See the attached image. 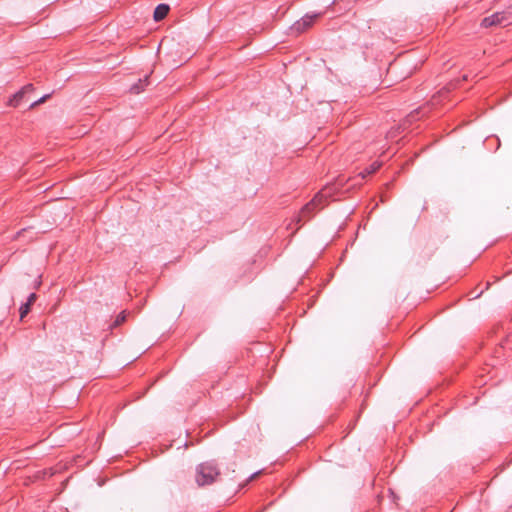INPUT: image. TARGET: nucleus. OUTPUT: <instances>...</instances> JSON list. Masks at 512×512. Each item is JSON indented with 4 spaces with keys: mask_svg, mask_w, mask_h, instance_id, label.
I'll use <instances>...</instances> for the list:
<instances>
[{
    "mask_svg": "<svg viewBox=\"0 0 512 512\" xmlns=\"http://www.w3.org/2000/svg\"><path fill=\"white\" fill-rule=\"evenodd\" d=\"M260 473H261V471H257V472H255V473H253V474L249 477L248 481H251V480L255 479L258 475H260Z\"/></svg>",
    "mask_w": 512,
    "mask_h": 512,
    "instance_id": "f3484780",
    "label": "nucleus"
},
{
    "mask_svg": "<svg viewBox=\"0 0 512 512\" xmlns=\"http://www.w3.org/2000/svg\"><path fill=\"white\" fill-rule=\"evenodd\" d=\"M380 167V164L378 162L372 163L369 167H367L364 171L359 173V176H361L362 179H364L367 175H370L374 172H376Z\"/></svg>",
    "mask_w": 512,
    "mask_h": 512,
    "instance_id": "9d476101",
    "label": "nucleus"
},
{
    "mask_svg": "<svg viewBox=\"0 0 512 512\" xmlns=\"http://www.w3.org/2000/svg\"><path fill=\"white\" fill-rule=\"evenodd\" d=\"M49 97H50V94H46V95L42 96L38 100L32 102L30 104L29 108L32 109V108L36 107L37 105L44 103Z\"/></svg>",
    "mask_w": 512,
    "mask_h": 512,
    "instance_id": "ddd939ff",
    "label": "nucleus"
},
{
    "mask_svg": "<svg viewBox=\"0 0 512 512\" xmlns=\"http://www.w3.org/2000/svg\"><path fill=\"white\" fill-rule=\"evenodd\" d=\"M327 200V195L323 191L318 192L313 199L305 204L293 221L300 224L302 221L310 220L316 211L323 209Z\"/></svg>",
    "mask_w": 512,
    "mask_h": 512,
    "instance_id": "f03ea898",
    "label": "nucleus"
},
{
    "mask_svg": "<svg viewBox=\"0 0 512 512\" xmlns=\"http://www.w3.org/2000/svg\"><path fill=\"white\" fill-rule=\"evenodd\" d=\"M49 97H50V94H46V95L42 96L38 100L32 102L30 104L29 108L32 109V108L36 107L37 105L44 103Z\"/></svg>",
    "mask_w": 512,
    "mask_h": 512,
    "instance_id": "4468645a",
    "label": "nucleus"
},
{
    "mask_svg": "<svg viewBox=\"0 0 512 512\" xmlns=\"http://www.w3.org/2000/svg\"><path fill=\"white\" fill-rule=\"evenodd\" d=\"M170 10L169 5L161 3L158 4L154 10L153 18L156 22L163 20Z\"/></svg>",
    "mask_w": 512,
    "mask_h": 512,
    "instance_id": "6e6552de",
    "label": "nucleus"
},
{
    "mask_svg": "<svg viewBox=\"0 0 512 512\" xmlns=\"http://www.w3.org/2000/svg\"><path fill=\"white\" fill-rule=\"evenodd\" d=\"M320 16L321 13L306 14L291 26L292 32L296 34L303 33L310 28Z\"/></svg>",
    "mask_w": 512,
    "mask_h": 512,
    "instance_id": "39448f33",
    "label": "nucleus"
},
{
    "mask_svg": "<svg viewBox=\"0 0 512 512\" xmlns=\"http://www.w3.org/2000/svg\"><path fill=\"white\" fill-rule=\"evenodd\" d=\"M427 113V110L425 107H421L419 109H416L412 111L409 115L406 116V118L403 120L402 124H400L397 128H393L388 132V137L390 139L395 138L399 133L400 130L407 129L412 123L420 119V115L424 116Z\"/></svg>",
    "mask_w": 512,
    "mask_h": 512,
    "instance_id": "20e7f679",
    "label": "nucleus"
},
{
    "mask_svg": "<svg viewBox=\"0 0 512 512\" xmlns=\"http://www.w3.org/2000/svg\"><path fill=\"white\" fill-rule=\"evenodd\" d=\"M37 299V295L35 293H31L29 296H28V299L26 301V304L28 305H32Z\"/></svg>",
    "mask_w": 512,
    "mask_h": 512,
    "instance_id": "2eb2a0df",
    "label": "nucleus"
},
{
    "mask_svg": "<svg viewBox=\"0 0 512 512\" xmlns=\"http://www.w3.org/2000/svg\"><path fill=\"white\" fill-rule=\"evenodd\" d=\"M149 77L145 76L144 79H139L138 83L131 86L130 91L135 94H139L144 90V87L148 85Z\"/></svg>",
    "mask_w": 512,
    "mask_h": 512,
    "instance_id": "1a4fd4ad",
    "label": "nucleus"
},
{
    "mask_svg": "<svg viewBox=\"0 0 512 512\" xmlns=\"http://www.w3.org/2000/svg\"><path fill=\"white\" fill-rule=\"evenodd\" d=\"M220 475V469L215 461L199 464L195 471V481L199 487L213 484Z\"/></svg>",
    "mask_w": 512,
    "mask_h": 512,
    "instance_id": "f257e3e1",
    "label": "nucleus"
},
{
    "mask_svg": "<svg viewBox=\"0 0 512 512\" xmlns=\"http://www.w3.org/2000/svg\"><path fill=\"white\" fill-rule=\"evenodd\" d=\"M34 90L33 84H27L25 85L20 91H18L12 99H10V105L17 107L20 103V101L23 99L24 95L27 93H30Z\"/></svg>",
    "mask_w": 512,
    "mask_h": 512,
    "instance_id": "0eeeda50",
    "label": "nucleus"
},
{
    "mask_svg": "<svg viewBox=\"0 0 512 512\" xmlns=\"http://www.w3.org/2000/svg\"><path fill=\"white\" fill-rule=\"evenodd\" d=\"M30 305L24 303L20 309H19V312H20V318L23 319L30 311Z\"/></svg>",
    "mask_w": 512,
    "mask_h": 512,
    "instance_id": "f8f14e48",
    "label": "nucleus"
},
{
    "mask_svg": "<svg viewBox=\"0 0 512 512\" xmlns=\"http://www.w3.org/2000/svg\"><path fill=\"white\" fill-rule=\"evenodd\" d=\"M126 318H127L126 312L122 311L121 313H119L117 315V317L115 318L113 324H111L110 328L113 329V328H116V327L120 326L122 323H124L126 321Z\"/></svg>",
    "mask_w": 512,
    "mask_h": 512,
    "instance_id": "9b49d317",
    "label": "nucleus"
},
{
    "mask_svg": "<svg viewBox=\"0 0 512 512\" xmlns=\"http://www.w3.org/2000/svg\"><path fill=\"white\" fill-rule=\"evenodd\" d=\"M451 87H455V84H450L448 87H444L440 91L437 92V94L433 95L431 98L429 105L432 107L438 106L440 103H442L447 97L448 94L451 91Z\"/></svg>",
    "mask_w": 512,
    "mask_h": 512,
    "instance_id": "423d86ee",
    "label": "nucleus"
},
{
    "mask_svg": "<svg viewBox=\"0 0 512 512\" xmlns=\"http://www.w3.org/2000/svg\"><path fill=\"white\" fill-rule=\"evenodd\" d=\"M489 286H490V282H487V283H486V289H488V288H489Z\"/></svg>",
    "mask_w": 512,
    "mask_h": 512,
    "instance_id": "a211bd4d",
    "label": "nucleus"
},
{
    "mask_svg": "<svg viewBox=\"0 0 512 512\" xmlns=\"http://www.w3.org/2000/svg\"><path fill=\"white\" fill-rule=\"evenodd\" d=\"M512 23V5L503 11H498L490 16L485 17L481 26L484 28L489 27H506Z\"/></svg>",
    "mask_w": 512,
    "mask_h": 512,
    "instance_id": "7ed1b4c3",
    "label": "nucleus"
},
{
    "mask_svg": "<svg viewBox=\"0 0 512 512\" xmlns=\"http://www.w3.org/2000/svg\"><path fill=\"white\" fill-rule=\"evenodd\" d=\"M55 473H56V471L53 468L43 471L44 477L45 476L52 477Z\"/></svg>",
    "mask_w": 512,
    "mask_h": 512,
    "instance_id": "dca6fc26",
    "label": "nucleus"
}]
</instances>
